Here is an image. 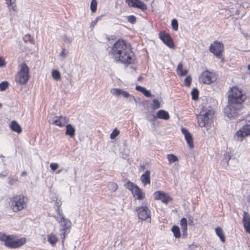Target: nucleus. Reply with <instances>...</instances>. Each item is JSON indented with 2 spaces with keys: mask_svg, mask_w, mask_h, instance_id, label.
I'll use <instances>...</instances> for the list:
<instances>
[{
  "mask_svg": "<svg viewBox=\"0 0 250 250\" xmlns=\"http://www.w3.org/2000/svg\"><path fill=\"white\" fill-rule=\"evenodd\" d=\"M246 97L241 89L233 86L228 96V102L224 108V113L229 119H234L243 113V103Z\"/></svg>",
  "mask_w": 250,
  "mask_h": 250,
  "instance_id": "nucleus-1",
  "label": "nucleus"
},
{
  "mask_svg": "<svg viewBox=\"0 0 250 250\" xmlns=\"http://www.w3.org/2000/svg\"><path fill=\"white\" fill-rule=\"evenodd\" d=\"M109 55L115 61L125 64H132L134 62V54L129 45L123 40H118L111 47Z\"/></svg>",
  "mask_w": 250,
  "mask_h": 250,
  "instance_id": "nucleus-2",
  "label": "nucleus"
},
{
  "mask_svg": "<svg viewBox=\"0 0 250 250\" xmlns=\"http://www.w3.org/2000/svg\"><path fill=\"white\" fill-rule=\"evenodd\" d=\"M28 200L27 197L23 194L16 195L9 198L8 205L16 213L26 208Z\"/></svg>",
  "mask_w": 250,
  "mask_h": 250,
  "instance_id": "nucleus-3",
  "label": "nucleus"
},
{
  "mask_svg": "<svg viewBox=\"0 0 250 250\" xmlns=\"http://www.w3.org/2000/svg\"><path fill=\"white\" fill-rule=\"evenodd\" d=\"M14 235H6L0 232V241L4 242V245L8 248L16 249L24 245L26 242L25 238H21L17 240H13Z\"/></svg>",
  "mask_w": 250,
  "mask_h": 250,
  "instance_id": "nucleus-4",
  "label": "nucleus"
},
{
  "mask_svg": "<svg viewBox=\"0 0 250 250\" xmlns=\"http://www.w3.org/2000/svg\"><path fill=\"white\" fill-rule=\"evenodd\" d=\"M213 110L209 109L208 111L201 112L197 115L198 123L201 127H208L212 122Z\"/></svg>",
  "mask_w": 250,
  "mask_h": 250,
  "instance_id": "nucleus-5",
  "label": "nucleus"
},
{
  "mask_svg": "<svg viewBox=\"0 0 250 250\" xmlns=\"http://www.w3.org/2000/svg\"><path fill=\"white\" fill-rule=\"evenodd\" d=\"M29 78V68L26 63L21 65L20 70L15 76V80L20 84H25Z\"/></svg>",
  "mask_w": 250,
  "mask_h": 250,
  "instance_id": "nucleus-6",
  "label": "nucleus"
},
{
  "mask_svg": "<svg viewBox=\"0 0 250 250\" xmlns=\"http://www.w3.org/2000/svg\"><path fill=\"white\" fill-rule=\"evenodd\" d=\"M58 214L61 217L60 223L61 224V225L63 227V228L61 230V236H62V234L63 237H62V239H64L65 235L67 234L70 231L69 229L71 227V222L69 219L64 217L62 214V210H60L59 208H58Z\"/></svg>",
  "mask_w": 250,
  "mask_h": 250,
  "instance_id": "nucleus-7",
  "label": "nucleus"
},
{
  "mask_svg": "<svg viewBox=\"0 0 250 250\" xmlns=\"http://www.w3.org/2000/svg\"><path fill=\"white\" fill-rule=\"evenodd\" d=\"M250 135V121L246 122L242 127L237 131L235 134V137L237 138V140L242 141L245 137Z\"/></svg>",
  "mask_w": 250,
  "mask_h": 250,
  "instance_id": "nucleus-8",
  "label": "nucleus"
},
{
  "mask_svg": "<svg viewBox=\"0 0 250 250\" xmlns=\"http://www.w3.org/2000/svg\"><path fill=\"white\" fill-rule=\"evenodd\" d=\"M224 48V44L222 42L215 41L213 44L210 45L209 49L217 58L220 59Z\"/></svg>",
  "mask_w": 250,
  "mask_h": 250,
  "instance_id": "nucleus-9",
  "label": "nucleus"
},
{
  "mask_svg": "<svg viewBox=\"0 0 250 250\" xmlns=\"http://www.w3.org/2000/svg\"><path fill=\"white\" fill-rule=\"evenodd\" d=\"M135 211L137 212L140 219L146 220L149 218L150 220V211L146 206L137 207Z\"/></svg>",
  "mask_w": 250,
  "mask_h": 250,
  "instance_id": "nucleus-10",
  "label": "nucleus"
},
{
  "mask_svg": "<svg viewBox=\"0 0 250 250\" xmlns=\"http://www.w3.org/2000/svg\"><path fill=\"white\" fill-rule=\"evenodd\" d=\"M110 93L117 97L121 96L125 98H128L130 102H131L132 101H135V97L133 96L130 95L128 92L120 88H112L110 90Z\"/></svg>",
  "mask_w": 250,
  "mask_h": 250,
  "instance_id": "nucleus-11",
  "label": "nucleus"
},
{
  "mask_svg": "<svg viewBox=\"0 0 250 250\" xmlns=\"http://www.w3.org/2000/svg\"><path fill=\"white\" fill-rule=\"evenodd\" d=\"M213 72L208 70L203 72L200 77V81L205 84H209L215 80Z\"/></svg>",
  "mask_w": 250,
  "mask_h": 250,
  "instance_id": "nucleus-12",
  "label": "nucleus"
},
{
  "mask_svg": "<svg viewBox=\"0 0 250 250\" xmlns=\"http://www.w3.org/2000/svg\"><path fill=\"white\" fill-rule=\"evenodd\" d=\"M160 39L169 48L174 49L175 45L172 38L170 36L165 32H161L159 34Z\"/></svg>",
  "mask_w": 250,
  "mask_h": 250,
  "instance_id": "nucleus-13",
  "label": "nucleus"
},
{
  "mask_svg": "<svg viewBox=\"0 0 250 250\" xmlns=\"http://www.w3.org/2000/svg\"><path fill=\"white\" fill-rule=\"evenodd\" d=\"M68 121V119L65 116H55L50 123L60 127H63Z\"/></svg>",
  "mask_w": 250,
  "mask_h": 250,
  "instance_id": "nucleus-14",
  "label": "nucleus"
},
{
  "mask_svg": "<svg viewBox=\"0 0 250 250\" xmlns=\"http://www.w3.org/2000/svg\"><path fill=\"white\" fill-rule=\"evenodd\" d=\"M154 198L156 200H161L163 203L167 204L170 199L169 195L161 191H157L153 194Z\"/></svg>",
  "mask_w": 250,
  "mask_h": 250,
  "instance_id": "nucleus-15",
  "label": "nucleus"
},
{
  "mask_svg": "<svg viewBox=\"0 0 250 250\" xmlns=\"http://www.w3.org/2000/svg\"><path fill=\"white\" fill-rule=\"evenodd\" d=\"M126 2L130 7L138 8L142 10L147 8L146 5L140 0H126Z\"/></svg>",
  "mask_w": 250,
  "mask_h": 250,
  "instance_id": "nucleus-16",
  "label": "nucleus"
},
{
  "mask_svg": "<svg viewBox=\"0 0 250 250\" xmlns=\"http://www.w3.org/2000/svg\"><path fill=\"white\" fill-rule=\"evenodd\" d=\"M170 118L169 115L168 113L163 109L159 110L157 112L156 116H155L154 115H152V118L149 119L148 118V121H154L156 118H159L161 119H163L165 120H167L169 119Z\"/></svg>",
  "mask_w": 250,
  "mask_h": 250,
  "instance_id": "nucleus-17",
  "label": "nucleus"
},
{
  "mask_svg": "<svg viewBox=\"0 0 250 250\" xmlns=\"http://www.w3.org/2000/svg\"><path fill=\"white\" fill-rule=\"evenodd\" d=\"M181 130L190 148H193L194 146L193 141L191 133L186 128H182Z\"/></svg>",
  "mask_w": 250,
  "mask_h": 250,
  "instance_id": "nucleus-18",
  "label": "nucleus"
},
{
  "mask_svg": "<svg viewBox=\"0 0 250 250\" xmlns=\"http://www.w3.org/2000/svg\"><path fill=\"white\" fill-rule=\"evenodd\" d=\"M243 223L246 231L250 233V215L245 211L244 212Z\"/></svg>",
  "mask_w": 250,
  "mask_h": 250,
  "instance_id": "nucleus-19",
  "label": "nucleus"
},
{
  "mask_svg": "<svg viewBox=\"0 0 250 250\" xmlns=\"http://www.w3.org/2000/svg\"><path fill=\"white\" fill-rule=\"evenodd\" d=\"M131 192L133 197L138 200H142L145 197V193L138 186L135 187Z\"/></svg>",
  "mask_w": 250,
  "mask_h": 250,
  "instance_id": "nucleus-20",
  "label": "nucleus"
},
{
  "mask_svg": "<svg viewBox=\"0 0 250 250\" xmlns=\"http://www.w3.org/2000/svg\"><path fill=\"white\" fill-rule=\"evenodd\" d=\"M150 172L149 170H146L145 171V173H144L140 177L141 181L142 183L146 186L147 184H150Z\"/></svg>",
  "mask_w": 250,
  "mask_h": 250,
  "instance_id": "nucleus-21",
  "label": "nucleus"
},
{
  "mask_svg": "<svg viewBox=\"0 0 250 250\" xmlns=\"http://www.w3.org/2000/svg\"><path fill=\"white\" fill-rule=\"evenodd\" d=\"M65 134L70 136L71 138L74 137L75 134V129L71 124H67L66 125Z\"/></svg>",
  "mask_w": 250,
  "mask_h": 250,
  "instance_id": "nucleus-22",
  "label": "nucleus"
},
{
  "mask_svg": "<svg viewBox=\"0 0 250 250\" xmlns=\"http://www.w3.org/2000/svg\"><path fill=\"white\" fill-rule=\"evenodd\" d=\"M10 127L12 130L18 133H21L22 131L21 126L15 121H12Z\"/></svg>",
  "mask_w": 250,
  "mask_h": 250,
  "instance_id": "nucleus-23",
  "label": "nucleus"
},
{
  "mask_svg": "<svg viewBox=\"0 0 250 250\" xmlns=\"http://www.w3.org/2000/svg\"><path fill=\"white\" fill-rule=\"evenodd\" d=\"M183 66L182 63L180 62L178 64L176 69L177 74L180 76H184L188 73V70L187 69L185 70H183Z\"/></svg>",
  "mask_w": 250,
  "mask_h": 250,
  "instance_id": "nucleus-24",
  "label": "nucleus"
},
{
  "mask_svg": "<svg viewBox=\"0 0 250 250\" xmlns=\"http://www.w3.org/2000/svg\"><path fill=\"white\" fill-rule=\"evenodd\" d=\"M215 232L217 235L220 238L221 241L224 243L225 242V237L222 229L220 227L216 228L215 229Z\"/></svg>",
  "mask_w": 250,
  "mask_h": 250,
  "instance_id": "nucleus-25",
  "label": "nucleus"
},
{
  "mask_svg": "<svg viewBox=\"0 0 250 250\" xmlns=\"http://www.w3.org/2000/svg\"><path fill=\"white\" fill-rule=\"evenodd\" d=\"M48 241L52 246L56 244L58 241V238L53 233H51L48 236Z\"/></svg>",
  "mask_w": 250,
  "mask_h": 250,
  "instance_id": "nucleus-26",
  "label": "nucleus"
},
{
  "mask_svg": "<svg viewBox=\"0 0 250 250\" xmlns=\"http://www.w3.org/2000/svg\"><path fill=\"white\" fill-rule=\"evenodd\" d=\"M180 225L182 230L184 233L187 232V220L185 218H183L180 221Z\"/></svg>",
  "mask_w": 250,
  "mask_h": 250,
  "instance_id": "nucleus-27",
  "label": "nucleus"
},
{
  "mask_svg": "<svg viewBox=\"0 0 250 250\" xmlns=\"http://www.w3.org/2000/svg\"><path fill=\"white\" fill-rule=\"evenodd\" d=\"M171 230L174 234V236L178 238L180 237L181 233L180 231L179 228L177 226H174L171 229Z\"/></svg>",
  "mask_w": 250,
  "mask_h": 250,
  "instance_id": "nucleus-28",
  "label": "nucleus"
},
{
  "mask_svg": "<svg viewBox=\"0 0 250 250\" xmlns=\"http://www.w3.org/2000/svg\"><path fill=\"white\" fill-rule=\"evenodd\" d=\"M167 159L168 161L169 164H171L178 160V158L172 154H168L167 156Z\"/></svg>",
  "mask_w": 250,
  "mask_h": 250,
  "instance_id": "nucleus-29",
  "label": "nucleus"
},
{
  "mask_svg": "<svg viewBox=\"0 0 250 250\" xmlns=\"http://www.w3.org/2000/svg\"><path fill=\"white\" fill-rule=\"evenodd\" d=\"M6 3L9 7L11 6L12 9L13 11H17V6L15 4L16 0H5Z\"/></svg>",
  "mask_w": 250,
  "mask_h": 250,
  "instance_id": "nucleus-30",
  "label": "nucleus"
},
{
  "mask_svg": "<svg viewBox=\"0 0 250 250\" xmlns=\"http://www.w3.org/2000/svg\"><path fill=\"white\" fill-rule=\"evenodd\" d=\"M52 76L53 78L56 81H58L61 79L60 73L57 70H53L52 71Z\"/></svg>",
  "mask_w": 250,
  "mask_h": 250,
  "instance_id": "nucleus-31",
  "label": "nucleus"
},
{
  "mask_svg": "<svg viewBox=\"0 0 250 250\" xmlns=\"http://www.w3.org/2000/svg\"><path fill=\"white\" fill-rule=\"evenodd\" d=\"M108 188L111 191H115L118 187L116 183L114 182H110L108 184Z\"/></svg>",
  "mask_w": 250,
  "mask_h": 250,
  "instance_id": "nucleus-32",
  "label": "nucleus"
},
{
  "mask_svg": "<svg viewBox=\"0 0 250 250\" xmlns=\"http://www.w3.org/2000/svg\"><path fill=\"white\" fill-rule=\"evenodd\" d=\"M192 98L193 100H196L198 99L199 91L196 88L192 89L191 93Z\"/></svg>",
  "mask_w": 250,
  "mask_h": 250,
  "instance_id": "nucleus-33",
  "label": "nucleus"
},
{
  "mask_svg": "<svg viewBox=\"0 0 250 250\" xmlns=\"http://www.w3.org/2000/svg\"><path fill=\"white\" fill-rule=\"evenodd\" d=\"M151 106L152 108L154 110L158 109L161 107L160 102L157 99H154L152 101Z\"/></svg>",
  "mask_w": 250,
  "mask_h": 250,
  "instance_id": "nucleus-34",
  "label": "nucleus"
},
{
  "mask_svg": "<svg viewBox=\"0 0 250 250\" xmlns=\"http://www.w3.org/2000/svg\"><path fill=\"white\" fill-rule=\"evenodd\" d=\"M137 186L133 184V183L131 182L130 181H128L125 184V187L126 188L129 189V190L131 191V192L133 191V189L135 188V187H136Z\"/></svg>",
  "mask_w": 250,
  "mask_h": 250,
  "instance_id": "nucleus-35",
  "label": "nucleus"
},
{
  "mask_svg": "<svg viewBox=\"0 0 250 250\" xmlns=\"http://www.w3.org/2000/svg\"><path fill=\"white\" fill-rule=\"evenodd\" d=\"M97 2L96 0H92L90 3V9L92 12H95L97 9Z\"/></svg>",
  "mask_w": 250,
  "mask_h": 250,
  "instance_id": "nucleus-36",
  "label": "nucleus"
},
{
  "mask_svg": "<svg viewBox=\"0 0 250 250\" xmlns=\"http://www.w3.org/2000/svg\"><path fill=\"white\" fill-rule=\"evenodd\" d=\"M9 85V83L6 81H3L0 83V91L5 90Z\"/></svg>",
  "mask_w": 250,
  "mask_h": 250,
  "instance_id": "nucleus-37",
  "label": "nucleus"
},
{
  "mask_svg": "<svg viewBox=\"0 0 250 250\" xmlns=\"http://www.w3.org/2000/svg\"><path fill=\"white\" fill-rule=\"evenodd\" d=\"M23 40L24 42H29L32 44L34 43V40H33L31 36L29 34H27V35H25L24 36V37L23 38Z\"/></svg>",
  "mask_w": 250,
  "mask_h": 250,
  "instance_id": "nucleus-38",
  "label": "nucleus"
},
{
  "mask_svg": "<svg viewBox=\"0 0 250 250\" xmlns=\"http://www.w3.org/2000/svg\"><path fill=\"white\" fill-rule=\"evenodd\" d=\"M8 184L11 186L13 185L16 182H18V178H14L13 177L9 176L8 177Z\"/></svg>",
  "mask_w": 250,
  "mask_h": 250,
  "instance_id": "nucleus-39",
  "label": "nucleus"
},
{
  "mask_svg": "<svg viewBox=\"0 0 250 250\" xmlns=\"http://www.w3.org/2000/svg\"><path fill=\"white\" fill-rule=\"evenodd\" d=\"M127 20L128 22L133 24L136 22V18L133 15L129 16L127 17Z\"/></svg>",
  "mask_w": 250,
  "mask_h": 250,
  "instance_id": "nucleus-40",
  "label": "nucleus"
},
{
  "mask_svg": "<svg viewBox=\"0 0 250 250\" xmlns=\"http://www.w3.org/2000/svg\"><path fill=\"white\" fill-rule=\"evenodd\" d=\"M171 26L173 29L175 31H177L178 29V23L176 19H173L171 21Z\"/></svg>",
  "mask_w": 250,
  "mask_h": 250,
  "instance_id": "nucleus-41",
  "label": "nucleus"
},
{
  "mask_svg": "<svg viewBox=\"0 0 250 250\" xmlns=\"http://www.w3.org/2000/svg\"><path fill=\"white\" fill-rule=\"evenodd\" d=\"M120 133L119 130L117 128H115L110 135V137L111 139H115Z\"/></svg>",
  "mask_w": 250,
  "mask_h": 250,
  "instance_id": "nucleus-42",
  "label": "nucleus"
},
{
  "mask_svg": "<svg viewBox=\"0 0 250 250\" xmlns=\"http://www.w3.org/2000/svg\"><path fill=\"white\" fill-rule=\"evenodd\" d=\"M192 81V79L190 76H188L187 77L185 80H184V84L187 86L188 87L190 86L191 82Z\"/></svg>",
  "mask_w": 250,
  "mask_h": 250,
  "instance_id": "nucleus-43",
  "label": "nucleus"
},
{
  "mask_svg": "<svg viewBox=\"0 0 250 250\" xmlns=\"http://www.w3.org/2000/svg\"><path fill=\"white\" fill-rule=\"evenodd\" d=\"M142 93H143L146 97H151L152 96L150 91L147 90L146 88L144 89Z\"/></svg>",
  "mask_w": 250,
  "mask_h": 250,
  "instance_id": "nucleus-44",
  "label": "nucleus"
},
{
  "mask_svg": "<svg viewBox=\"0 0 250 250\" xmlns=\"http://www.w3.org/2000/svg\"><path fill=\"white\" fill-rule=\"evenodd\" d=\"M58 167L59 165L57 163H52L50 164V167L53 171L56 170Z\"/></svg>",
  "mask_w": 250,
  "mask_h": 250,
  "instance_id": "nucleus-45",
  "label": "nucleus"
},
{
  "mask_svg": "<svg viewBox=\"0 0 250 250\" xmlns=\"http://www.w3.org/2000/svg\"><path fill=\"white\" fill-rule=\"evenodd\" d=\"M64 42H66L70 43L73 41V38L70 37L65 36L64 37Z\"/></svg>",
  "mask_w": 250,
  "mask_h": 250,
  "instance_id": "nucleus-46",
  "label": "nucleus"
},
{
  "mask_svg": "<svg viewBox=\"0 0 250 250\" xmlns=\"http://www.w3.org/2000/svg\"><path fill=\"white\" fill-rule=\"evenodd\" d=\"M231 157L229 154H226L225 155V157L223 159V161H225L227 164H228V162L230 159Z\"/></svg>",
  "mask_w": 250,
  "mask_h": 250,
  "instance_id": "nucleus-47",
  "label": "nucleus"
},
{
  "mask_svg": "<svg viewBox=\"0 0 250 250\" xmlns=\"http://www.w3.org/2000/svg\"><path fill=\"white\" fill-rule=\"evenodd\" d=\"M8 175V172L4 170L0 173V178H4Z\"/></svg>",
  "mask_w": 250,
  "mask_h": 250,
  "instance_id": "nucleus-48",
  "label": "nucleus"
},
{
  "mask_svg": "<svg viewBox=\"0 0 250 250\" xmlns=\"http://www.w3.org/2000/svg\"><path fill=\"white\" fill-rule=\"evenodd\" d=\"M100 19V17H97V19L92 21L91 23V24H90V26L92 27H94L97 23V21H98L99 20V19Z\"/></svg>",
  "mask_w": 250,
  "mask_h": 250,
  "instance_id": "nucleus-49",
  "label": "nucleus"
},
{
  "mask_svg": "<svg viewBox=\"0 0 250 250\" xmlns=\"http://www.w3.org/2000/svg\"><path fill=\"white\" fill-rule=\"evenodd\" d=\"M144 88H145V87H142L140 85H137L135 88L136 90H137L139 92H141V93H142V91H143Z\"/></svg>",
  "mask_w": 250,
  "mask_h": 250,
  "instance_id": "nucleus-50",
  "label": "nucleus"
},
{
  "mask_svg": "<svg viewBox=\"0 0 250 250\" xmlns=\"http://www.w3.org/2000/svg\"><path fill=\"white\" fill-rule=\"evenodd\" d=\"M61 202L60 201H56V202L55 203V206L56 207H57L58 208H59L61 206Z\"/></svg>",
  "mask_w": 250,
  "mask_h": 250,
  "instance_id": "nucleus-51",
  "label": "nucleus"
},
{
  "mask_svg": "<svg viewBox=\"0 0 250 250\" xmlns=\"http://www.w3.org/2000/svg\"><path fill=\"white\" fill-rule=\"evenodd\" d=\"M5 64L4 60L0 58V66H3Z\"/></svg>",
  "mask_w": 250,
  "mask_h": 250,
  "instance_id": "nucleus-52",
  "label": "nucleus"
},
{
  "mask_svg": "<svg viewBox=\"0 0 250 250\" xmlns=\"http://www.w3.org/2000/svg\"><path fill=\"white\" fill-rule=\"evenodd\" d=\"M64 51H65V49H63V50L62 51V52L61 53V55L62 57L65 56Z\"/></svg>",
  "mask_w": 250,
  "mask_h": 250,
  "instance_id": "nucleus-53",
  "label": "nucleus"
},
{
  "mask_svg": "<svg viewBox=\"0 0 250 250\" xmlns=\"http://www.w3.org/2000/svg\"><path fill=\"white\" fill-rule=\"evenodd\" d=\"M26 175V172L25 171H23L21 174V176H25Z\"/></svg>",
  "mask_w": 250,
  "mask_h": 250,
  "instance_id": "nucleus-54",
  "label": "nucleus"
},
{
  "mask_svg": "<svg viewBox=\"0 0 250 250\" xmlns=\"http://www.w3.org/2000/svg\"><path fill=\"white\" fill-rule=\"evenodd\" d=\"M62 171V169H59L56 171V174H60Z\"/></svg>",
  "mask_w": 250,
  "mask_h": 250,
  "instance_id": "nucleus-55",
  "label": "nucleus"
},
{
  "mask_svg": "<svg viewBox=\"0 0 250 250\" xmlns=\"http://www.w3.org/2000/svg\"><path fill=\"white\" fill-rule=\"evenodd\" d=\"M152 115H153V114H152V115H148L147 116V120H148V118H149V119H151V118H152Z\"/></svg>",
  "mask_w": 250,
  "mask_h": 250,
  "instance_id": "nucleus-56",
  "label": "nucleus"
},
{
  "mask_svg": "<svg viewBox=\"0 0 250 250\" xmlns=\"http://www.w3.org/2000/svg\"><path fill=\"white\" fill-rule=\"evenodd\" d=\"M248 69L250 71V63L248 65Z\"/></svg>",
  "mask_w": 250,
  "mask_h": 250,
  "instance_id": "nucleus-57",
  "label": "nucleus"
},
{
  "mask_svg": "<svg viewBox=\"0 0 250 250\" xmlns=\"http://www.w3.org/2000/svg\"><path fill=\"white\" fill-rule=\"evenodd\" d=\"M248 201V202H250V196L249 197Z\"/></svg>",
  "mask_w": 250,
  "mask_h": 250,
  "instance_id": "nucleus-58",
  "label": "nucleus"
},
{
  "mask_svg": "<svg viewBox=\"0 0 250 250\" xmlns=\"http://www.w3.org/2000/svg\"><path fill=\"white\" fill-rule=\"evenodd\" d=\"M0 158H3V157H4V156H3V155H0Z\"/></svg>",
  "mask_w": 250,
  "mask_h": 250,
  "instance_id": "nucleus-59",
  "label": "nucleus"
},
{
  "mask_svg": "<svg viewBox=\"0 0 250 250\" xmlns=\"http://www.w3.org/2000/svg\"><path fill=\"white\" fill-rule=\"evenodd\" d=\"M141 79H142V78H141V77H139V79H138V80H141Z\"/></svg>",
  "mask_w": 250,
  "mask_h": 250,
  "instance_id": "nucleus-60",
  "label": "nucleus"
},
{
  "mask_svg": "<svg viewBox=\"0 0 250 250\" xmlns=\"http://www.w3.org/2000/svg\"><path fill=\"white\" fill-rule=\"evenodd\" d=\"M1 106V104H0V107Z\"/></svg>",
  "mask_w": 250,
  "mask_h": 250,
  "instance_id": "nucleus-61",
  "label": "nucleus"
}]
</instances>
